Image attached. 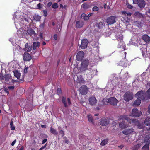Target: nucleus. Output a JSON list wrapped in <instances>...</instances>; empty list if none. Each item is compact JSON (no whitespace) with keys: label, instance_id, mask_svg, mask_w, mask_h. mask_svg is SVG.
<instances>
[{"label":"nucleus","instance_id":"nucleus-1","mask_svg":"<svg viewBox=\"0 0 150 150\" xmlns=\"http://www.w3.org/2000/svg\"><path fill=\"white\" fill-rule=\"evenodd\" d=\"M127 120L130 123H134L136 121V120L135 119H130L127 116L124 115L121 116L118 120V122L119 123V126L120 128L122 129H124L128 127L127 125L125 123L124 120Z\"/></svg>","mask_w":150,"mask_h":150},{"label":"nucleus","instance_id":"nucleus-2","mask_svg":"<svg viewBox=\"0 0 150 150\" xmlns=\"http://www.w3.org/2000/svg\"><path fill=\"white\" fill-rule=\"evenodd\" d=\"M89 64V62L88 60H85L82 62L80 68L79 70H78L77 67H75L73 69V71L76 73L82 72L86 70L87 69V67Z\"/></svg>","mask_w":150,"mask_h":150},{"label":"nucleus","instance_id":"nucleus-3","mask_svg":"<svg viewBox=\"0 0 150 150\" xmlns=\"http://www.w3.org/2000/svg\"><path fill=\"white\" fill-rule=\"evenodd\" d=\"M27 33L32 37L34 36L35 35V32L31 29H28L27 32L21 29L17 31V34L20 37L25 36V35L27 34Z\"/></svg>","mask_w":150,"mask_h":150},{"label":"nucleus","instance_id":"nucleus-4","mask_svg":"<svg viewBox=\"0 0 150 150\" xmlns=\"http://www.w3.org/2000/svg\"><path fill=\"white\" fill-rule=\"evenodd\" d=\"M144 142L148 143L144 145L142 148V150H149V144H150V137H146L144 139Z\"/></svg>","mask_w":150,"mask_h":150},{"label":"nucleus","instance_id":"nucleus-5","mask_svg":"<svg viewBox=\"0 0 150 150\" xmlns=\"http://www.w3.org/2000/svg\"><path fill=\"white\" fill-rule=\"evenodd\" d=\"M142 114V112L139 111L137 108H134L132 110L131 116L134 117L140 116Z\"/></svg>","mask_w":150,"mask_h":150},{"label":"nucleus","instance_id":"nucleus-6","mask_svg":"<svg viewBox=\"0 0 150 150\" xmlns=\"http://www.w3.org/2000/svg\"><path fill=\"white\" fill-rule=\"evenodd\" d=\"M133 98L132 94L129 92H126L124 95V99L127 102H128Z\"/></svg>","mask_w":150,"mask_h":150},{"label":"nucleus","instance_id":"nucleus-7","mask_svg":"<svg viewBox=\"0 0 150 150\" xmlns=\"http://www.w3.org/2000/svg\"><path fill=\"white\" fill-rule=\"evenodd\" d=\"M88 91V89L85 85H83L80 88L79 91L81 94L82 95L86 94Z\"/></svg>","mask_w":150,"mask_h":150},{"label":"nucleus","instance_id":"nucleus-8","mask_svg":"<svg viewBox=\"0 0 150 150\" xmlns=\"http://www.w3.org/2000/svg\"><path fill=\"white\" fill-rule=\"evenodd\" d=\"M145 94L143 91H141L138 92L135 95V97L137 99L140 100H144L145 99L144 96Z\"/></svg>","mask_w":150,"mask_h":150},{"label":"nucleus","instance_id":"nucleus-9","mask_svg":"<svg viewBox=\"0 0 150 150\" xmlns=\"http://www.w3.org/2000/svg\"><path fill=\"white\" fill-rule=\"evenodd\" d=\"M116 17L113 16H111L108 17L106 20L107 23L108 24H112L116 22Z\"/></svg>","mask_w":150,"mask_h":150},{"label":"nucleus","instance_id":"nucleus-10","mask_svg":"<svg viewBox=\"0 0 150 150\" xmlns=\"http://www.w3.org/2000/svg\"><path fill=\"white\" fill-rule=\"evenodd\" d=\"M67 103L66 102V98L64 97H62V102L64 104V106L65 107H67L69 106L70 105L71 103L70 100L69 98H67Z\"/></svg>","mask_w":150,"mask_h":150},{"label":"nucleus","instance_id":"nucleus-11","mask_svg":"<svg viewBox=\"0 0 150 150\" xmlns=\"http://www.w3.org/2000/svg\"><path fill=\"white\" fill-rule=\"evenodd\" d=\"M74 79L77 83H82L84 82V79L81 75L74 76Z\"/></svg>","mask_w":150,"mask_h":150},{"label":"nucleus","instance_id":"nucleus-12","mask_svg":"<svg viewBox=\"0 0 150 150\" xmlns=\"http://www.w3.org/2000/svg\"><path fill=\"white\" fill-rule=\"evenodd\" d=\"M84 53L83 51H81L79 52L77 54L76 56V59L78 61H81L83 58Z\"/></svg>","mask_w":150,"mask_h":150},{"label":"nucleus","instance_id":"nucleus-13","mask_svg":"<svg viewBox=\"0 0 150 150\" xmlns=\"http://www.w3.org/2000/svg\"><path fill=\"white\" fill-rule=\"evenodd\" d=\"M88 43V41L87 39H84L82 40L80 46L81 48L83 49L86 48Z\"/></svg>","mask_w":150,"mask_h":150},{"label":"nucleus","instance_id":"nucleus-14","mask_svg":"<svg viewBox=\"0 0 150 150\" xmlns=\"http://www.w3.org/2000/svg\"><path fill=\"white\" fill-rule=\"evenodd\" d=\"M108 102L111 105H115L118 103V101L114 97H111L108 99Z\"/></svg>","mask_w":150,"mask_h":150},{"label":"nucleus","instance_id":"nucleus-15","mask_svg":"<svg viewBox=\"0 0 150 150\" xmlns=\"http://www.w3.org/2000/svg\"><path fill=\"white\" fill-rule=\"evenodd\" d=\"M23 57L24 61H29L31 59V55L27 52L25 53Z\"/></svg>","mask_w":150,"mask_h":150},{"label":"nucleus","instance_id":"nucleus-16","mask_svg":"<svg viewBox=\"0 0 150 150\" xmlns=\"http://www.w3.org/2000/svg\"><path fill=\"white\" fill-rule=\"evenodd\" d=\"M90 104L91 105H93L96 104L97 100L95 97H91L89 99Z\"/></svg>","mask_w":150,"mask_h":150},{"label":"nucleus","instance_id":"nucleus-17","mask_svg":"<svg viewBox=\"0 0 150 150\" xmlns=\"http://www.w3.org/2000/svg\"><path fill=\"white\" fill-rule=\"evenodd\" d=\"M100 123L101 125L105 126L108 124L109 122L107 119L103 118L101 120Z\"/></svg>","mask_w":150,"mask_h":150},{"label":"nucleus","instance_id":"nucleus-18","mask_svg":"<svg viewBox=\"0 0 150 150\" xmlns=\"http://www.w3.org/2000/svg\"><path fill=\"white\" fill-rule=\"evenodd\" d=\"M134 132L133 129H126L123 131V133L126 135H128Z\"/></svg>","mask_w":150,"mask_h":150},{"label":"nucleus","instance_id":"nucleus-19","mask_svg":"<svg viewBox=\"0 0 150 150\" xmlns=\"http://www.w3.org/2000/svg\"><path fill=\"white\" fill-rule=\"evenodd\" d=\"M32 49V46L28 45V43H26L25 45V48L24 50L26 52H28L31 51Z\"/></svg>","mask_w":150,"mask_h":150},{"label":"nucleus","instance_id":"nucleus-20","mask_svg":"<svg viewBox=\"0 0 150 150\" xmlns=\"http://www.w3.org/2000/svg\"><path fill=\"white\" fill-rule=\"evenodd\" d=\"M138 5L141 8H143L145 5V2L144 0H140L139 2Z\"/></svg>","mask_w":150,"mask_h":150},{"label":"nucleus","instance_id":"nucleus-21","mask_svg":"<svg viewBox=\"0 0 150 150\" xmlns=\"http://www.w3.org/2000/svg\"><path fill=\"white\" fill-rule=\"evenodd\" d=\"M97 71L96 69H94L93 70H92L90 72V74H91V76L89 77L88 78L89 80L93 76H94L95 75H96Z\"/></svg>","mask_w":150,"mask_h":150},{"label":"nucleus","instance_id":"nucleus-22","mask_svg":"<svg viewBox=\"0 0 150 150\" xmlns=\"http://www.w3.org/2000/svg\"><path fill=\"white\" fill-rule=\"evenodd\" d=\"M142 39L145 42H147L150 41V37H149L147 35H144L142 37Z\"/></svg>","mask_w":150,"mask_h":150},{"label":"nucleus","instance_id":"nucleus-23","mask_svg":"<svg viewBox=\"0 0 150 150\" xmlns=\"http://www.w3.org/2000/svg\"><path fill=\"white\" fill-rule=\"evenodd\" d=\"M84 25V23L83 21H80L76 22V26L77 27L80 28L82 27Z\"/></svg>","mask_w":150,"mask_h":150},{"label":"nucleus","instance_id":"nucleus-24","mask_svg":"<svg viewBox=\"0 0 150 150\" xmlns=\"http://www.w3.org/2000/svg\"><path fill=\"white\" fill-rule=\"evenodd\" d=\"M118 47L119 48L122 47L124 50L125 49V46L122 40L120 41L118 44Z\"/></svg>","mask_w":150,"mask_h":150},{"label":"nucleus","instance_id":"nucleus-25","mask_svg":"<svg viewBox=\"0 0 150 150\" xmlns=\"http://www.w3.org/2000/svg\"><path fill=\"white\" fill-rule=\"evenodd\" d=\"M13 73L14 76L17 78L18 79H19L20 76L21 74L19 71L17 70H15L13 71Z\"/></svg>","mask_w":150,"mask_h":150},{"label":"nucleus","instance_id":"nucleus-26","mask_svg":"<svg viewBox=\"0 0 150 150\" xmlns=\"http://www.w3.org/2000/svg\"><path fill=\"white\" fill-rule=\"evenodd\" d=\"M4 79L6 82H8L11 79V76L10 74H6L4 76Z\"/></svg>","mask_w":150,"mask_h":150},{"label":"nucleus","instance_id":"nucleus-27","mask_svg":"<svg viewBox=\"0 0 150 150\" xmlns=\"http://www.w3.org/2000/svg\"><path fill=\"white\" fill-rule=\"evenodd\" d=\"M50 132L51 133L54 135H57L58 134V132L56 130L53 128L52 127H50Z\"/></svg>","mask_w":150,"mask_h":150},{"label":"nucleus","instance_id":"nucleus-28","mask_svg":"<svg viewBox=\"0 0 150 150\" xmlns=\"http://www.w3.org/2000/svg\"><path fill=\"white\" fill-rule=\"evenodd\" d=\"M144 124L147 126H150V117H148L145 119Z\"/></svg>","mask_w":150,"mask_h":150},{"label":"nucleus","instance_id":"nucleus-29","mask_svg":"<svg viewBox=\"0 0 150 150\" xmlns=\"http://www.w3.org/2000/svg\"><path fill=\"white\" fill-rule=\"evenodd\" d=\"M141 102V100L137 99V100H136L135 101L134 103H133V106H138L140 104Z\"/></svg>","mask_w":150,"mask_h":150},{"label":"nucleus","instance_id":"nucleus-30","mask_svg":"<svg viewBox=\"0 0 150 150\" xmlns=\"http://www.w3.org/2000/svg\"><path fill=\"white\" fill-rule=\"evenodd\" d=\"M105 25V23L103 22H101L97 24L96 26L99 28H103Z\"/></svg>","mask_w":150,"mask_h":150},{"label":"nucleus","instance_id":"nucleus-31","mask_svg":"<svg viewBox=\"0 0 150 150\" xmlns=\"http://www.w3.org/2000/svg\"><path fill=\"white\" fill-rule=\"evenodd\" d=\"M108 142V140L107 139H105L102 140L100 143V145L102 146L106 145Z\"/></svg>","mask_w":150,"mask_h":150},{"label":"nucleus","instance_id":"nucleus-32","mask_svg":"<svg viewBox=\"0 0 150 150\" xmlns=\"http://www.w3.org/2000/svg\"><path fill=\"white\" fill-rule=\"evenodd\" d=\"M39 43L38 42H33V48L34 50L36 49L37 46L39 47Z\"/></svg>","mask_w":150,"mask_h":150},{"label":"nucleus","instance_id":"nucleus-33","mask_svg":"<svg viewBox=\"0 0 150 150\" xmlns=\"http://www.w3.org/2000/svg\"><path fill=\"white\" fill-rule=\"evenodd\" d=\"M87 117L88 121L90 122L93 124V119L92 118V116L91 115H87Z\"/></svg>","mask_w":150,"mask_h":150},{"label":"nucleus","instance_id":"nucleus-34","mask_svg":"<svg viewBox=\"0 0 150 150\" xmlns=\"http://www.w3.org/2000/svg\"><path fill=\"white\" fill-rule=\"evenodd\" d=\"M81 7L85 9H88L89 7V6L88 4H83L81 6Z\"/></svg>","mask_w":150,"mask_h":150},{"label":"nucleus","instance_id":"nucleus-35","mask_svg":"<svg viewBox=\"0 0 150 150\" xmlns=\"http://www.w3.org/2000/svg\"><path fill=\"white\" fill-rule=\"evenodd\" d=\"M10 125L11 126V129L12 130H14L15 129V128L13 125V122L12 120H11Z\"/></svg>","mask_w":150,"mask_h":150},{"label":"nucleus","instance_id":"nucleus-36","mask_svg":"<svg viewBox=\"0 0 150 150\" xmlns=\"http://www.w3.org/2000/svg\"><path fill=\"white\" fill-rule=\"evenodd\" d=\"M145 95L148 98H150V88H149L147 91Z\"/></svg>","mask_w":150,"mask_h":150},{"label":"nucleus","instance_id":"nucleus-37","mask_svg":"<svg viewBox=\"0 0 150 150\" xmlns=\"http://www.w3.org/2000/svg\"><path fill=\"white\" fill-rule=\"evenodd\" d=\"M140 146V145L139 144H138L132 147V149L134 150H137L138 148Z\"/></svg>","mask_w":150,"mask_h":150},{"label":"nucleus","instance_id":"nucleus-38","mask_svg":"<svg viewBox=\"0 0 150 150\" xmlns=\"http://www.w3.org/2000/svg\"><path fill=\"white\" fill-rule=\"evenodd\" d=\"M82 17L83 18L84 20H88L89 18L87 15H86L84 13H83L82 14Z\"/></svg>","mask_w":150,"mask_h":150},{"label":"nucleus","instance_id":"nucleus-39","mask_svg":"<svg viewBox=\"0 0 150 150\" xmlns=\"http://www.w3.org/2000/svg\"><path fill=\"white\" fill-rule=\"evenodd\" d=\"M117 39L118 41H122V40L123 39V36L122 35H120L119 36H117Z\"/></svg>","mask_w":150,"mask_h":150},{"label":"nucleus","instance_id":"nucleus-40","mask_svg":"<svg viewBox=\"0 0 150 150\" xmlns=\"http://www.w3.org/2000/svg\"><path fill=\"white\" fill-rule=\"evenodd\" d=\"M135 15L138 17H142V14L139 12H136L135 13Z\"/></svg>","mask_w":150,"mask_h":150},{"label":"nucleus","instance_id":"nucleus-41","mask_svg":"<svg viewBox=\"0 0 150 150\" xmlns=\"http://www.w3.org/2000/svg\"><path fill=\"white\" fill-rule=\"evenodd\" d=\"M52 7L53 8H56L58 7L57 4V3H54L52 6Z\"/></svg>","mask_w":150,"mask_h":150},{"label":"nucleus","instance_id":"nucleus-42","mask_svg":"<svg viewBox=\"0 0 150 150\" xmlns=\"http://www.w3.org/2000/svg\"><path fill=\"white\" fill-rule=\"evenodd\" d=\"M59 134L61 135V136L62 137H63L64 135V132L62 130H61L59 131Z\"/></svg>","mask_w":150,"mask_h":150},{"label":"nucleus","instance_id":"nucleus-43","mask_svg":"<svg viewBox=\"0 0 150 150\" xmlns=\"http://www.w3.org/2000/svg\"><path fill=\"white\" fill-rule=\"evenodd\" d=\"M93 10L94 11H96L98 10V8L97 6H94L93 8Z\"/></svg>","mask_w":150,"mask_h":150},{"label":"nucleus","instance_id":"nucleus-44","mask_svg":"<svg viewBox=\"0 0 150 150\" xmlns=\"http://www.w3.org/2000/svg\"><path fill=\"white\" fill-rule=\"evenodd\" d=\"M140 0H133V3L134 4H137L139 2Z\"/></svg>","mask_w":150,"mask_h":150},{"label":"nucleus","instance_id":"nucleus-45","mask_svg":"<svg viewBox=\"0 0 150 150\" xmlns=\"http://www.w3.org/2000/svg\"><path fill=\"white\" fill-rule=\"evenodd\" d=\"M4 79V76H3V75L0 73V80H2Z\"/></svg>","mask_w":150,"mask_h":150},{"label":"nucleus","instance_id":"nucleus-46","mask_svg":"<svg viewBox=\"0 0 150 150\" xmlns=\"http://www.w3.org/2000/svg\"><path fill=\"white\" fill-rule=\"evenodd\" d=\"M127 6L128 8L130 9H132L133 8V7L132 5L129 4H127Z\"/></svg>","mask_w":150,"mask_h":150},{"label":"nucleus","instance_id":"nucleus-47","mask_svg":"<svg viewBox=\"0 0 150 150\" xmlns=\"http://www.w3.org/2000/svg\"><path fill=\"white\" fill-rule=\"evenodd\" d=\"M43 13H44V15L45 16H47V12L46 10H44L43 11Z\"/></svg>","mask_w":150,"mask_h":150},{"label":"nucleus","instance_id":"nucleus-48","mask_svg":"<svg viewBox=\"0 0 150 150\" xmlns=\"http://www.w3.org/2000/svg\"><path fill=\"white\" fill-rule=\"evenodd\" d=\"M57 93H58V94H60L61 93V89L60 88H58V89H57Z\"/></svg>","mask_w":150,"mask_h":150},{"label":"nucleus","instance_id":"nucleus-49","mask_svg":"<svg viewBox=\"0 0 150 150\" xmlns=\"http://www.w3.org/2000/svg\"><path fill=\"white\" fill-rule=\"evenodd\" d=\"M14 88V87L13 86H9L8 87V88L9 89L11 90L13 89Z\"/></svg>","mask_w":150,"mask_h":150},{"label":"nucleus","instance_id":"nucleus-50","mask_svg":"<svg viewBox=\"0 0 150 150\" xmlns=\"http://www.w3.org/2000/svg\"><path fill=\"white\" fill-rule=\"evenodd\" d=\"M36 18H37L36 20L38 21H39L41 19V17L40 16H37L36 17Z\"/></svg>","mask_w":150,"mask_h":150},{"label":"nucleus","instance_id":"nucleus-51","mask_svg":"<svg viewBox=\"0 0 150 150\" xmlns=\"http://www.w3.org/2000/svg\"><path fill=\"white\" fill-rule=\"evenodd\" d=\"M52 3L51 2H49L47 4V6L48 7H50L52 5Z\"/></svg>","mask_w":150,"mask_h":150},{"label":"nucleus","instance_id":"nucleus-52","mask_svg":"<svg viewBox=\"0 0 150 150\" xmlns=\"http://www.w3.org/2000/svg\"><path fill=\"white\" fill-rule=\"evenodd\" d=\"M40 5H41V4L40 3H39V4H38L37 5V8L39 9H40Z\"/></svg>","mask_w":150,"mask_h":150},{"label":"nucleus","instance_id":"nucleus-53","mask_svg":"<svg viewBox=\"0 0 150 150\" xmlns=\"http://www.w3.org/2000/svg\"><path fill=\"white\" fill-rule=\"evenodd\" d=\"M46 145H47V144L44 146H43L39 150H41L42 149H44V148H45L46 146Z\"/></svg>","mask_w":150,"mask_h":150},{"label":"nucleus","instance_id":"nucleus-54","mask_svg":"<svg viewBox=\"0 0 150 150\" xmlns=\"http://www.w3.org/2000/svg\"><path fill=\"white\" fill-rule=\"evenodd\" d=\"M16 142V140L15 139V140L14 141H13L12 142V143H11V145L12 146H13L14 145L15 143Z\"/></svg>","mask_w":150,"mask_h":150},{"label":"nucleus","instance_id":"nucleus-55","mask_svg":"<svg viewBox=\"0 0 150 150\" xmlns=\"http://www.w3.org/2000/svg\"><path fill=\"white\" fill-rule=\"evenodd\" d=\"M47 141V139H44L42 142V144H44Z\"/></svg>","mask_w":150,"mask_h":150},{"label":"nucleus","instance_id":"nucleus-56","mask_svg":"<svg viewBox=\"0 0 150 150\" xmlns=\"http://www.w3.org/2000/svg\"><path fill=\"white\" fill-rule=\"evenodd\" d=\"M54 38L55 40H57V35H54Z\"/></svg>","mask_w":150,"mask_h":150},{"label":"nucleus","instance_id":"nucleus-57","mask_svg":"<svg viewBox=\"0 0 150 150\" xmlns=\"http://www.w3.org/2000/svg\"><path fill=\"white\" fill-rule=\"evenodd\" d=\"M25 1L27 2H28L29 3H30L31 2L33 1L34 0H25Z\"/></svg>","mask_w":150,"mask_h":150},{"label":"nucleus","instance_id":"nucleus-58","mask_svg":"<svg viewBox=\"0 0 150 150\" xmlns=\"http://www.w3.org/2000/svg\"><path fill=\"white\" fill-rule=\"evenodd\" d=\"M122 13L123 15H125L127 14V12L125 11H122Z\"/></svg>","mask_w":150,"mask_h":150},{"label":"nucleus","instance_id":"nucleus-59","mask_svg":"<svg viewBox=\"0 0 150 150\" xmlns=\"http://www.w3.org/2000/svg\"><path fill=\"white\" fill-rule=\"evenodd\" d=\"M40 38H43V36H42V33H40Z\"/></svg>","mask_w":150,"mask_h":150},{"label":"nucleus","instance_id":"nucleus-60","mask_svg":"<svg viewBox=\"0 0 150 150\" xmlns=\"http://www.w3.org/2000/svg\"><path fill=\"white\" fill-rule=\"evenodd\" d=\"M27 68H26L24 69V72L25 73L27 72Z\"/></svg>","mask_w":150,"mask_h":150},{"label":"nucleus","instance_id":"nucleus-61","mask_svg":"<svg viewBox=\"0 0 150 150\" xmlns=\"http://www.w3.org/2000/svg\"><path fill=\"white\" fill-rule=\"evenodd\" d=\"M41 127L42 128H46V125H41Z\"/></svg>","mask_w":150,"mask_h":150},{"label":"nucleus","instance_id":"nucleus-62","mask_svg":"<svg viewBox=\"0 0 150 150\" xmlns=\"http://www.w3.org/2000/svg\"><path fill=\"white\" fill-rule=\"evenodd\" d=\"M127 15L128 16H130L131 15V13L129 12L127 13Z\"/></svg>","mask_w":150,"mask_h":150},{"label":"nucleus","instance_id":"nucleus-63","mask_svg":"<svg viewBox=\"0 0 150 150\" xmlns=\"http://www.w3.org/2000/svg\"><path fill=\"white\" fill-rule=\"evenodd\" d=\"M148 111L149 113H150V105H149L148 107Z\"/></svg>","mask_w":150,"mask_h":150},{"label":"nucleus","instance_id":"nucleus-64","mask_svg":"<svg viewBox=\"0 0 150 150\" xmlns=\"http://www.w3.org/2000/svg\"><path fill=\"white\" fill-rule=\"evenodd\" d=\"M23 149H24V147L23 146H22L21 147L19 150H23Z\"/></svg>","mask_w":150,"mask_h":150}]
</instances>
